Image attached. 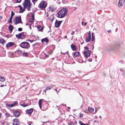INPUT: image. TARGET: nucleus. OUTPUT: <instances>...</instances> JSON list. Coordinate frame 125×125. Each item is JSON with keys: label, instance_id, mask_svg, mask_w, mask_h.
I'll list each match as a JSON object with an SVG mask.
<instances>
[{"label": "nucleus", "instance_id": "ea45409f", "mask_svg": "<svg viewBox=\"0 0 125 125\" xmlns=\"http://www.w3.org/2000/svg\"><path fill=\"white\" fill-rule=\"evenodd\" d=\"M83 115L82 113H80L79 114V117H83Z\"/></svg>", "mask_w": 125, "mask_h": 125}, {"label": "nucleus", "instance_id": "8fccbe9b", "mask_svg": "<svg viewBox=\"0 0 125 125\" xmlns=\"http://www.w3.org/2000/svg\"><path fill=\"white\" fill-rule=\"evenodd\" d=\"M97 111V108H95V113H96Z\"/></svg>", "mask_w": 125, "mask_h": 125}, {"label": "nucleus", "instance_id": "4be33fe9", "mask_svg": "<svg viewBox=\"0 0 125 125\" xmlns=\"http://www.w3.org/2000/svg\"><path fill=\"white\" fill-rule=\"evenodd\" d=\"M94 110V109L92 107H89L88 108V110L90 113L93 112Z\"/></svg>", "mask_w": 125, "mask_h": 125}, {"label": "nucleus", "instance_id": "7c9ffc66", "mask_svg": "<svg viewBox=\"0 0 125 125\" xmlns=\"http://www.w3.org/2000/svg\"><path fill=\"white\" fill-rule=\"evenodd\" d=\"M19 122H13V124L14 125H19Z\"/></svg>", "mask_w": 125, "mask_h": 125}, {"label": "nucleus", "instance_id": "b1692460", "mask_svg": "<svg viewBox=\"0 0 125 125\" xmlns=\"http://www.w3.org/2000/svg\"><path fill=\"white\" fill-rule=\"evenodd\" d=\"M37 27L38 28V30L39 31H41L43 29V28L40 26H38Z\"/></svg>", "mask_w": 125, "mask_h": 125}, {"label": "nucleus", "instance_id": "864d4df0", "mask_svg": "<svg viewBox=\"0 0 125 125\" xmlns=\"http://www.w3.org/2000/svg\"><path fill=\"white\" fill-rule=\"evenodd\" d=\"M74 34V31H72L71 33L72 35H73Z\"/></svg>", "mask_w": 125, "mask_h": 125}, {"label": "nucleus", "instance_id": "0e129e2a", "mask_svg": "<svg viewBox=\"0 0 125 125\" xmlns=\"http://www.w3.org/2000/svg\"><path fill=\"white\" fill-rule=\"evenodd\" d=\"M87 23L86 22H85L84 23V26H85L87 24Z\"/></svg>", "mask_w": 125, "mask_h": 125}, {"label": "nucleus", "instance_id": "39448f33", "mask_svg": "<svg viewBox=\"0 0 125 125\" xmlns=\"http://www.w3.org/2000/svg\"><path fill=\"white\" fill-rule=\"evenodd\" d=\"M13 21L15 22V24L16 25L19 23H22L21 21V16H17L14 18L13 20Z\"/></svg>", "mask_w": 125, "mask_h": 125}, {"label": "nucleus", "instance_id": "c756f323", "mask_svg": "<svg viewBox=\"0 0 125 125\" xmlns=\"http://www.w3.org/2000/svg\"><path fill=\"white\" fill-rule=\"evenodd\" d=\"M22 54L24 56L26 57L28 55V53H27L26 52L23 53H22Z\"/></svg>", "mask_w": 125, "mask_h": 125}, {"label": "nucleus", "instance_id": "423d86ee", "mask_svg": "<svg viewBox=\"0 0 125 125\" xmlns=\"http://www.w3.org/2000/svg\"><path fill=\"white\" fill-rule=\"evenodd\" d=\"M24 34V32H22L16 35V37L18 39H23L25 37H26L25 35H23Z\"/></svg>", "mask_w": 125, "mask_h": 125}, {"label": "nucleus", "instance_id": "c9c22d12", "mask_svg": "<svg viewBox=\"0 0 125 125\" xmlns=\"http://www.w3.org/2000/svg\"><path fill=\"white\" fill-rule=\"evenodd\" d=\"M5 116L7 117H8L10 116V114L8 113L5 114Z\"/></svg>", "mask_w": 125, "mask_h": 125}, {"label": "nucleus", "instance_id": "5fc2aeb1", "mask_svg": "<svg viewBox=\"0 0 125 125\" xmlns=\"http://www.w3.org/2000/svg\"><path fill=\"white\" fill-rule=\"evenodd\" d=\"M5 122L3 121V122H1V124L3 125H4L5 124Z\"/></svg>", "mask_w": 125, "mask_h": 125}, {"label": "nucleus", "instance_id": "2eb2a0df", "mask_svg": "<svg viewBox=\"0 0 125 125\" xmlns=\"http://www.w3.org/2000/svg\"><path fill=\"white\" fill-rule=\"evenodd\" d=\"M50 10L52 11H54L56 10V8L55 7L54 5H52L50 6Z\"/></svg>", "mask_w": 125, "mask_h": 125}, {"label": "nucleus", "instance_id": "6e6d98bb", "mask_svg": "<svg viewBox=\"0 0 125 125\" xmlns=\"http://www.w3.org/2000/svg\"><path fill=\"white\" fill-rule=\"evenodd\" d=\"M32 23L29 26H30V29L31 30V25L32 24Z\"/></svg>", "mask_w": 125, "mask_h": 125}, {"label": "nucleus", "instance_id": "0eeeda50", "mask_svg": "<svg viewBox=\"0 0 125 125\" xmlns=\"http://www.w3.org/2000/svg\"><path fill=\"white\" fill-rule=\"evenodd\" d=\"M18 103L16 101H15L14 102V103L11 104H6V107H12L18 105Z\"/></svg>", "mask_w": 125, "mask_h": 125}, {"label": "nucleus", "instance_id": "6ab92c4d", "mask_svg": "<svg viewBox=\"0 0 125 125\" xmlns=\"http://www.w3.org/2000/svg\"><path fill=\"white\" fill-rule=\"evenodd\" d=\"M0 43L4 45V44L5 43V41L3 38H1L0 39Z\"/></svg>", "mask_w": 125, "mask_h": 125}, {"label": "nucleus", "instance_id": "4c0bfd02", "mask_svg": "<svg viewBox=\"0 0 125 125\" xmlns=\"http://www.w3.org/2000/svg\"><path fill=\"white\" fill-rule=\"evenodd\" d=\"M13 121H14V122H19L18 121V120L16 119H14L13 120Z\"/></svg>", "mask_w": 125, "mask_h": 125}, {"label": "nucleus", "instance_id": "de8ad7c7", "mask_svg": "<svg viewBox=\"0 0 125 125\" xmlns=\"http://www.w3.org/2000/svg\"><path fill=\"white\" fill-rule=\"evenodd\" d=\"M68 125H73V124L72 122H71L68 123Z\"/></svg>", "mask_w": 125, "mask_h": 125}, {"label": "nucleus", "instance_id": "338daca9", "mask_svg": "<svg viewBox=\"0 0 125 125\" xmlns=\"http://www.w3.org/2000/svg\"><path fill=\"white\" fill-rule=\"evenodd\" d=\"M120 70L121 71H123V69L122 68H120Z\"/></svg>", "mask_w": 125, "mask_h": 125}, {"label": "nucleus", "instance_id": "f8f14e48", "mask_svg": "<svg viewBox=\"0 0 125 125\" xmlns=\"http://www.w3.org/2000/svg\"><path fill=\"white\" fill-rule=\"evenodd\" d=\"M33 111L32 109H31L26 111V113L29 115H31Z\"/></svg>", "mask_w": 125, "mask_h": 125}, {"label": "nucleus", "instance_id": "dca6fc26", "mask_svg": "<svg viewBox=\"0 0 125 125\" xmlns=\"http://www.w3.org/2000/svg\"><path fill=\"white\" fill-rule=\"evenodd\" d=\"M125 2V0H122L121 1H120V0L119 1L118 4V7H120L121 6H122Z\"/></svg>", "mask_w": 125, "mask_h": 125}, {"label": "nucleus", "instance_id": "4d7b16f0", "mask_svg": "<svg viewBox=\"0 0 125 125\" xmlns=\"http://www.w3.org/2000/svg\"><path fill=\"white\" fill-rule=\"evenodd\" d=\"M92 61V59H89L88 61L90 62H91Z\"/></svg>", "mask_w": 125, "mask_h": 125}, {"label": "nucleus", "instance_id": "603ef678", "mask_svg": "<svg viewBox=\"0 0 125 125\" xmlns=\"http://www.w3.org/2000/svg\"><path fill=\"white\" fill-rule=\"evenodd\" d=\"M54 90H55V91H56V92L57 93H59V91H57V89H54Z\"/></svg>", "mask_w": 125, "mask_h": 125}, {"label": "nucleus", "instance_id": "09e8293b", "mask_svg": "<svg viewBox=\"0 0 125 125\" xmlns=\"http://www.w3.org/2000/svg\"><path fill=\"white\" fill-rule=\"evenodd\" d=\"M84 48L85 50H87L88 49V48L86 46L84 47Z\"/></svg>", "mask_w": 125, "mask_h": 125}, {"label": "nucleus", "instance_id": "ddd939ff", "mask_svg": "<svg viewBox=\"0 0 125 125\" xmlns=\"http://www.w3.org/2000/svg\"><path fill=\"white\" fill-rule=\"evenodd\" d=\"M13 114L16 117H17L20 115V113L17 111H16L13 112Z\"/></svg>", "mask_w": 125, "mask_h": 125}, {"label": "nucleus", "instance_id": "2f4dec72", "mask_svg": "<svg viewBox=\"0 0 125 125\" xmlns=\"http://www.w3.org/2000/svg\"><path fill=\"white\" fill-rule=\"evenodd\" d=\"M31 15L32 17V18L34 19V13H31Z\"/></svg>", "mask_w": 125, "mask_h": 125}, {"label": "nucleus", "instance_id": "37998d69", "mask_svg": "<svg viewBox=\"0 0 125 125\" xmlns=\"http://www.w3.org/2000/svg\"><path fill=\"white\" fill-rule=\"evenodd\" d=\"M27 41H30V42H31L32 43V42H33L34 41V40H30V39H29L28 40H27Z\"/></svg>", "mask_w": 125, "mask_h": 125}, {"label": "nucleus", "instance_id": "1a4fd4ad", "mask_svg": "<svg viewBox=\"0 0 125 125\" xmlns=\"http://www.w3.org/2000/svg\"><path fill=\"white\" fill-rule=\"evenodd\" d=\"M91 36L90 31H89L88 34V36L85 39V41L86 42H88L91 39Z\"/></svg>", "mask_w": 125, "mask_h": 125}, {"label": "nucleus", "instance_id": "79ce46f5", "mask_svg": "<svg viewBox=\"0 0 125 125\" xmlns=\"http://www.w3.org/2000/svg\"><path fill=\"white\" fill-rule=\"evenodd\" d=\"M22 28H19L18 29V31H22Z\"/></svg>", "mask_w": 125, "mask_h": 125}, {"label": "nucleus", "instance_id": "72a5a7b5", "mask_svg": "<svg viewBox=\"0 0 125 125\" xmlns=\"http://www.w3.org/2000/svg\"><path fill=\"white\" fill-rule=\"evenodd\" d=\"M95 39V36H92V38L91 39V41H93L94 40V39Z\"/></svg>", "mask_w": 125, "mask_h": 125}, {"label": "nucleus", "instance_id": "bf43d9fd", "mask_svg": "<svg viewBox=\"0 0 125 125\" xmlns=\"http://www.w3.org/2000/svg\"><path fill=\"white\" fill-rule=\"evenodd\" d=\"M30 25V24H28V23H27L26 24V26H27V25H29V26Z\"/></svg>", "mask_w": 125, "mask_h": 125}, {"label": "nucleus", "instance_id": "13d9d810", "mask_svg": "<svg viewBox=\"0 0 125 125\" xmlns=\"http://www.w3.org/2000/svg\"><path fill=\"white\" fill-rule=\"evenodd\" d=\"M28 125H31V123L30 122H28Z\"/></svg>", "mask_w": 125, "mask_h": 125}, {"label": "nucleus", "instance_id": "6e6552de", "mask_svg": "<svg viewBox=\"0 0 125 125\" xmlns=\"http://www.w3.org/2000/svg\"><path fill=\"white\" fill-rule=\"evenodd\" d=\"M83 55L85 57L87 58L90 55V52L88 50L84 52Z\"/></svg>", "mask_w": 125, "mask_h": 125}, {"label": "nucleus", "instance_id": "3c124183", "mask_svg": "<svg viewBox=\"0 0 125 125\" xmlns=\"http://www.w3.org/2000/svg\"><path fill=\"white\" fill-rule=\"evenodd\" d=\"M65 53H67L69 57H70V56L69 54V52H66Z\"/></svg>", "mask_w": 125, "mask_h": 125}, {"label": "nucleus", "instance_id": "f704fd0d", "mask_svg": "<svg viewBox=\"0 0 125 125\" xmlns=\"http://www.w3.org/2000/svg\"><path fill=\"white\" fill-rule=\"evenodd\" d=\"M51 89L50 86H47L46 87V90H50Z\"/></svg>", "mask_w": 125, "mask_h": 125}, {"label": "nucleus", "instance_id": "4468645a", "mask_svg": "<svg viewBox=\"0 0 125 125\" xmlns=\"http://www.w3.org/2000/svg\"><path fill=\"white\" fill-rule=\"evenodd\" d=\"M80 54V53L79 52H73V55L74 57H77Z\"/></svg>", "mask_w": 125, "mask_h": 125}, {"label": "nucleus", "instance_id": "a18cd8bd", "mask_svg": "<svg viewBox=\"0 0 125 125\" xmlns=\"http://www.w3.org/2000/svg\"><path fill=\"white\" fill-rule=\"evenodd\" d=\"M21 0H17L16 3H20L21 2Z\"/></svg>", "mask_w": 125, "mask_h": 125}, {"label": "nucleus", "instance_id": "58836bf2", "mask_svg": "<svg viewBox=\"0 0 125 125\" xmlns=\"http://www.w3.org/2000/svg\"><path fill=\"white\" fill-rule=\"evenodd\" d=\"M8 22H10V23H12V20L10 19H8Z\"/></svg>", "mask_w": 125, "mask_h": 125}, {"label": "nucleus", "instance_id": "e433bc0d", "mask_svg": "<svg viewBox=\"0 0 125 125\" xmlns=\"http://www.w3.org/2000/svg\"><path fill=\"white\" fill-rule=\"evenodd\" d=\"M39 44L38 43H37L33 45V46H35L36 45L38 46V45H39Z\"/></svg>", "mask_w": 125, "mask_h": 125}, {"label": "nucleus", "instance_id": "49530a36", "mask_svg": "<svg viewBox=\"0 0 125 125\" xmlns=\"http://www.w3.org/2000/svg\"><path fill=\"white\" fill-rule=\"evenodd\" d=\"M45 56L46 57H49V55L48 54H45Z\"/></svg>", "mask_w": 125, "mask_h": 125}, {"label": "nucleus", "instance_id": "473e14b6", "mask_svg": "<svg viewBox=\"0 0 125 125\" xmlns=\"http://www.w3.org/2000/svg\"><path fill=\"white\" fill-rule=\"evenodd\" d=\"M38 0H31L32 3L35 4L36 2H37Z\"/></svg>", "mask_w": 125, "mask_h": 125}, {"label": "nucleus", "instance_id": "c03bdc74", "mask_svg": "<svg viewBox=\"0 0 125 125\" xmlns=\"http://www.w3.org/2000/svg\"><path fill=\"white\" fill-rule=\"evenodd\" d=\"M109 47L110 48V49H108V50L109 51H110V50H113V48H112V47L110 46Z\"/></svg>", "mask_w": 125, "mask_h": 125}, {"label": "nucleus", "instance_id": "f3484780", "mask_svg": "<svg viewBox=\"0 0 125 125\" xmlns=\"http://www.w3.org/2000/svg\"><path fill=\"white\" fill-rule=\"evenodd\" d=\"M18 7L20 8V11L19 12V13H22L25 10V9H22L20 5H18Z\"/></svg>", "mask_w": 125, "mask_h": 125}, {"label": "nucleus", "instance_id": "7ed1b4c3", "mask_svg": "<svg viewBox=\"0 0 125 125\" xmlns=\"http://www.w3.org/2000/svg\"><path fill=\"white\" fill-rule=\"evenodd\" d=\"M47 2L45 1L42 0L39 5L38 7L42 10L45 9L47 5Z\"/></svg>", "mask_w": 125, "mask_h": 125}, {"label": "nucleus", "instance_id": "680f3d73", "mask_svg": "<svg viewBox=\"0 0 125 125\" xmlns=\"http://www.w3.org/2000/svg\"><path fill=\"white\" fill-rule=\"evenodd\" d=\"M12 17H13L12 16H11L10 17V19L12 20Z\"/></svg>", "mask_w": 125, "mask_h": 125}, {"label": "nucleus", "instance_id": "f257e3e1", "mask_svg": "<svg viewBox=\"0 0 125 125\" xmlns=\"http://www.w3.org/2000/svg\"><path fill=\"white\" fill-rule=\"evenodd\" d=\"M67 10L66 8H63L58 13L59 17L60 18H63L67 14Z\"/></svg>", "mask_w": 125, "mask_h": 125}, {"label": "nucleus", "instance_id": "412c9836", "mask_svg": "<svg viewBox=\"0 0 125 125\" xmlns=\"http://www.w3.org/2000/svg\"><path fill=\"white\" fill-rule=\"evenodd\" d=\"M71 47L72 48V49L73 50V51H76V46L73 45V44H72L71 45Z\"/></svg>", "mask_w": 125, "mask_h": 125}, {"label": "nucleus", "instance_id": "69168bd1", "mask_svg": "<svg viewBox=\"0 0 125 125\" xmlns=\"http://www.w3.org/2000/svg\"><path fill=\"white\" fill-rule=\"evenodd\" d=\"M4 86L3 85H0V87H3Z\"/></svg>", "mask_w": 125, "mask_h": 125}, {"label": "nucleus", "instance_id": "a19ab883", "mask_svg": "<svg viewBox=\"0 0 125 125\" xmlns=\"http://www.w3.org/2000/svg\"><path fill=\"white\" fill-rule=\"evenodd\" d=\"M11 16H13L14 15V13L13 12V11H11Z\"/></svg>", "mask_w": 125, "mask_h": 125}, {"label": "nucleus", "instance_id": "5701e85b", "mask_svg": "<svg viewBox=\"0 0 125 125\" xmlns=\"http://www.w3.org/2000/svg\"><path fill=\"white\" fill-rule=\"evenodd\" d=\"M43 100L42 99H40L39 102V106L40 107L41 109L42 108V101Z\"/></svg>", "mask_w": 125, "mask_h": 125}, {"label": "nucleus", "instance_id": "774afa93", "mask_svg": "<svg viewBox=\"0 0 125 125\" xmlns=\"http://www.w3.org/2000/svg\"><path fill=\"white\" fill-rule=\"evenodd\" d=\"M94 33H93V32H92V36H94V35H93V34H94Z\"/></svg>", "mask_w": 125, "mask_h": 125}, {"label": "nucleus", "instance_id": "bb28decb", "mask_svg": "<svg viewBox=\"0 0 125 125\" xmlns=\"http://www.w3.org/2000/svg\"><path fill=\"white\" fill-rule=\"evenodd\" d=\"M21 106H22L24 107L28 106V104H26L25 103H23L22 104H21Z\"/></svg>", "mask_w": 125, "mask_h": 125}, {"label": "nucleus", "instance_id": "9d476101", "mask_svg": "<svg viewBox=\"0 0 125 125\" xmlns=\"http://www.w3.org/2000/svg\"><path fill=\"white\" fill-rule=\"evenodd\" d=\"M62 22V21H58L57 20H56L55 24V27L57 28H58L60 26Z\"/></svg>", "mask_w": 125, "mask_h": 125}, {"label": "nucleus", "instance_id": "393cba45", "mask_svg": "<svg viewBox=\"0 0 125 125\" xmlns=\"http://www.w3.org/2000/svg\"><path fill=\"white\" fill-rule=\"evenodd\" d=\"M49 19L51 21H52L53 20V17L52 16H50L49 18Z\"/></svg>", "mask_w": 125, "mask_h": 125}, {"label": "nucleus", "instance_id": "a211bd4d", "mask_svg": "<svg viewBox=\"0 0 125 125\" xmlns=\"http://www.w3.org/2000/svg\"><path fill=\"white\" fill-rule=\"evenodd\" d=\"M13 26L11 24H10L9 26V31L11 32L13 30Z\"/></svg>", "mask_w": 125, "mask_h": 125}, {"label": "nucleus", "instance_id": "c85d7f7f", "mask_svg": "<svg viewBox=\"0 0 125 125\" xmlns=\"http://www.w3.org/2000/svg\"><path fill=\"white\" fill-rule=\"evenodd\" d=\"M5 81V79L3 77H2L1 76V78H0V81H1V82H3Z\"/></svg>", "mask_w": 125, "mask_h": 125}, {"label": "nucleus", "instance_id": "052dcab7", "mask_svg": "<svg viewBox=\"0 0 125 125\" xmlns=\"http://www.w3.org/2000/svg\"><path fill=\"white\" fill-rule=\"evenodd\" d=\"M108 32L109 33H111V30H109L108 31Z\"/></svg>", "mask_w": 125, "mask_h": 125}, {"label": "nucleus", "instance_id": "a878e982", "mask_svg": "<svg viewBox=\"0 0 125 125\" xmlns=\"http://www.w3.org/2000/svg\"><path fill=\"white\" fill-rule=\"evenodd\" d=\"M79 124L81 125H89L88 124H84L83 123L82 121H79Z\"/></svg>", "mask_w": 125, "mask_h": 125}, {"label": "nucleus", "instance_id": "aec40b11", "mask_svg": "<svg viewBox=\"0 0 125 125\" xmlns=\"http://www.w3.org/2000/svg\"><path fill=\"white\" fill-rule=\"evenodd\" d=\"M41 42H46L47 43L49 41L47 37L42 39L41 40Z\"/></svg>", "mask_w": 125, "mask_h": 125}, {"label": "nucleus", "instance_id": "cd10ccee", "mask_svg": "<svg viewBox=\"0 0 125 125\" xmlns=\"http://www.w3.org/2000/svg\"><path fill=\"white\" fill-rule=\"evenodd\" d=\"M34 20V19H33V18H31L29 20V21L30 22H33Z\"/></svg>", "mask_w": 125, "mask_h": 125}, {"label": "nucleus", "instance_id": "e2e57ef3", "mask_svg": "<svg viewBox=\"0 0 125 125\" xmlns=\"http://www.w3.org/2000/svg\"><path fill=\"white\" fill-rule=\"evenodd\" d=\"M64 38H66L67 37V36L66 35L64 36Z\"/></svg>", "mask_w": 125, "mask_h": 125}, {"label": "nucleus", "instance_id": "9b49d317", "mask_svg": "<svg viewBox=\"0 0 125 125\" xmlns=\"http://www.w3.org/2000/svg\"><path fill=\"white\" fill-rule=\"evenodd\" d=\"M14 44V43L13 42H9L6 44V46L8 48L9 47H11L13 46Z\"/></svg>", "mask_w": 125, "mask_h": 125}, {"label": "nucleus", "instance_id": "f03ea898", "mask_svg": "<svg viewBox=\"0 0 125 125\" xmlns=\"http://www.w3.org/2000/svg\"><path fill=\"white\" fill-rule=\"evenodd\" d=\"M31 3L29 0H25L22 4L24 9L28 7V10H30L31 8Z\"/></svg>", "mask_w": 125, "mask_h": 125}, {"label": "nucleus", "instance_id": "20e7f679", "mask_svg": "<svg viewBox=\"0 0 125 125\" xmlns=\"http://www.w3.org/2000/svg\"><path fill=\"white\" fill-rule=\"evenodd\" d=\"M19 46L23 48H28L30 47V45L29 43L27 42H21Z\"/></svg>", "mask_w": 125, "mask_h": 125}]
</instances>
